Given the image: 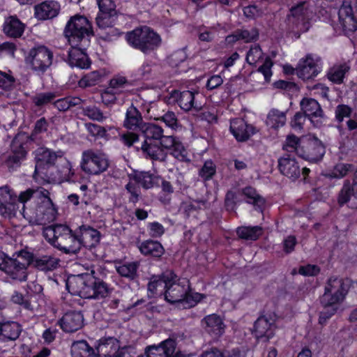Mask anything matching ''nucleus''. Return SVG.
<instances>
[{
	"label": "nucleus",
	"instance_id": "f257e3e1",
	"mask_svg": "<svg viewBox=\"0 0 357 357\" xmlns=\"http://www.w3.org/2000/svg\"><path fill=\"white\" fill-rule=\"evenodd\" d=\"M351 285L347 278H339L332 276L325 287V292L321 297V303L324 307L320 312L319 323L325 324L339 309L340 303L344 300Z\"/></svg>",
	"mask_w": 357,
	"mask_h": 357
},
{
	"label": "nucleus",
	"instance_id": "f03ea898",
	"mask_svg": "<svg viewBox=\"0 0 357 357\" xmlns=\"http://www.w3.org/2000/svg\"><path fill=\"white\" fill-rule=\"evenodd\" d=\"M46 240L54 248L66 254L75 255L79 251V242L75 233L66 225L57 224L47 227L44 232Z\"/></svg>",
	"mask_w": 357,
	"mask_h": 357
},
{
	"label": "nucleus",
	"instance_id": "7ed1b4c3",
	"mask_svg": "<svg viewBox=\"0 0 357 357\" xmlns=\"http://www.w3.org/2000/svg\"><path fill=\"white\" fill-rule=\"evenodd\" d=\"M176 278L169 282L164 295L165 300L170 303H180L183 308L194 307L203 298V295L192 292L188 281L176 282Z\"/></svg>",
	"mask_w": 357,
	"mask_h": 357
},
{
	"label": "nucleus",
	"instance_id": "20e7f679",
	"mask_svg": "<svg viewBox=\"0 0 357 357\" xmlns=\"http://www.w3.org/2000/svg\"><path fill=\"white\" fill-rule=\"evenodd\" d=\"M126 40L133 48L144 54H149L157 50L162 42L159 34L148 26L137 28L126 35Z\"/></svg>",
	"mask_w": 357,
	"mask_h": 357
},
{
	"label": "nucleus",
	"instance_id": "39448f33",
	"mask_svg": "<svg viewBox=\"0 0 357 357\" xmlns=\"http://www.w3.org/2000/svg\"><path fill=\"white\" fill-rule=\"evenodd\" d=\"M36 166L33 177L41 178L50 182L54 180L55 176L52 172L54 165L58 158H61L63 152L59 151L54 152L45 147H39L35 151Z\"/></svg>",
	"mask_w": 357,
	"mask_h": 357
},
{
	"label": "nucleus",
	"instance_id": "423d86ee",
	"mask_svg": "<svg viewBox=\"0 0 357 357\" xmlns=\"http://www.w3.org/2000/svg\"><path fill=\"white\" fill-rule=\"evenodd\" d=\"M64 34L71 46H79V44L88 45L89 38L93 31L91 24L85 17L75 15L68 20Z\"/></svg>",
	"mask_w": 357,
	"mask_h": 357
},
{
	"label": "nucleus",
	"instance_id": "0eeeda50",
	"mask_svg": "<svg viewBox=\"0 0 357 357\" xmlns=\"http://www.w3.org/2000/svg\"><path fill=\"white\" fill-rule=\"evenodd\" d=\"M53 61V52L44 45L31 48L26 62L30 68L38 75H43L50 68Z\"/></svg>",
	"mask_w": 357,
	"mask_h": 357
},
{
	"label": "nucleus",
	"instance_id": "6e6552de",
	"mask_svg": "<svg viewBox=\"0 0 357 357\" xmlns=\"http://www.w3.org/2000/svg\"><path fill=\"white\" fill-rule=\"evenodd\" d=\"M325 152V146L321 141L311 136L302 139L297 149L299 157L312 162L321 160Z\"/></svg>",
	"mask_w": 357,
	"mask_h": 357
},
{
	"label": "nucleus",
	"instance_id": "1a4fd4ad",
	"mask_svg": "<svg viewBox=\"0 0 357 357\" xmlns=\"http://www.w3.org/2000/svg\"><path fill=\"white\" fill-rule=\"evenodd\" d=\"M108 166V160L102 155L92 150H86L82 153L80 167L84 172L98 174L105 172Z\"/></svg>",
	"mask_w": 357,
	"mask_h": 357
},
{
	"label": "nucleus",
	"instance_id": "9d476101",
	"mask_svg": "<svg viewBox=\"0 0 357 357\" xmlns=\"http://www.w3.org/2000/svg\"><path fill=\"white\" fill-rule=\"evenodd\" d=\"M24 251H21L17 255L16 258L7 259L3 271L12 279L18 280H25L26 278V269L29 265L27 257H24L22 255L25 253Z\"/></svg>",
	"mask_w": 357,
	"mask_h": 357
},
{
	"label": "nucleus",
	"instance_id": "9b49d317",
	"mask_svg": "<svg viewBox=\"0 0 357 357\" xmlns=\"http://www.w3.org/2000/svg\"><path fill=\"white\" fill-rule=\"evenodd\" d=\"M43 198V200L36 206L34 215L30 216L31 221L39 225H45L53 222L57 214V211L49 195Z\"/></svg>",
	"mask_w": 357,
	"mask_h": 357
},
{
	"label": "nucleus",
	"instance_id": "f8f14e48",
	"mask_svg": "<svg viewBox=\"0 0 357 357\" xmlns=\"http://www.w3.org/2000/svg\"><path fill=\"white\" fill-rule=\"evenodd\" d=\"M305 2H302L291 9L288 15L287 24L292 31L306 32L309 28L307 10L305 7Z\"/></svg>",
	"mask_w": 357,
	"mask_h": 357
},
{
	"label": "nucleus",
	"instance_id": "ddd939ff",
	"mask_svg": "<svg viewBox=\"0 0 357 357\" xmlns=\"http://www.w3.org/2000/svg\"><path fill=\"white\" fill-rule=\"evenodd\" d=\"M96 350L98 357H130L127 349H121L119 340L114 337L100 339Z\"/></svg>",
	"mask_w": 357,
	"mask_h": 357
},
{
	"label": "nucleus",
	"instance_id": "4468645a",
	"mask_svg": "<svg viewBox=\"0 0 357 357\" xmlns=\"http://www.w3.org/2000/svg\"><path fill=\"white\" fill-rule=\"evenodd\" d=\"M17 195L5 185L0 188V214L7 218H11L16 215L18 209Z\"/></svg>",
	"mask_w": 357,
	"mask_h": 357
},
{
	"label": "nucleus",
	"instance_id": "2eb2a0df",
	"mask_svg": "<svg viewBox=\"0 0 357 357\" xmlns=\"http://www.w3.org/2000/svg\"><path fill=\"white\" fill-rule=\"evenodd\" d=\"M320 57L307 54L305 58L301 59L296 67V75L303 80L312 79L320 70L319 63Z\"/></svg>",
	"mask_w": 357,
	"mask_h": 357
},
{
	"label": "nucleus",
	"instance_id": "dca6fc26",
	"mask_svg": "<svg viewBox=\"0 0 357 357\" xmlns=\"http://www.w3.org/2000/svg\"><path fill=\"white\" fill-rule=\"evenodd\" d=\"M91 273L73 275L66 283L67 289L72 294L87 298L90 292L89 284H91Z\"/></svg>",
	"mask_w": 357,
	"mask_h": 357
},
{
	"label": "nucleus",
	"instance_id": "f3484780",
	"mask_svg": "<svg viewBox=\"0 0 357 357\" xmlns=\"http://www.w3.org/2000/svg\"><path fill=\"white\" fill-rule=\"evenodd\" d=\"M22 255L24 257H27L29 264L42 271H52L59 266L60 259L54 255L34 256L30 252H25Z\"/></svg>",
	"mask_w": 357,
	"mask_h": 357
},
{
	"label": "nucleus",
	"instance_id": "a211bd4d",
	"mask_svg": "<svg viewBox=\"0 0 357 357\" xmlns=\"http://www.w3.org/2000/svg\"><path fill=\"white\" fill-rule=\"evenodd\" d=\"M278 169L282 175L292 181L298 178L301 174V169L298 162L289 154H284L278 159Z\"/></svg>",
	"mask_w": 357,
	"mask_h": 357
},
{
	"label": "nucleus",
	"instance_id": "6ab92c4d",
	"mask_svg": "<svg viewBox=\"0 0 357 357\" xmlns=\"http://www.w3.org/2000/svg\"><path fill=\"white\" fill-rule=\"evenodd\" d=\"M176 349L174 335L162 341L158 345H151L146 347L147 357H173Z\"/></svg>",
	"mask_w": 357,
	"mask_h": 357
},
{
	"label": "nucleus",
	"instance_id": "aec40b11",
	"mask_svg": "<svg viewBox=\"0 0 357 357\" xmlns=\"http://www.w3.org/2000/svg\"><path fill=\"white\" fill-rule=\"evenodd\" d=\"M84 44H79V46H71L68 52V57L66 61L71 67H77L84 69L88 68L91 66V61L85 53Z\"/></svg>",
	"mask_w": 357,
	"mask_h": 357
},
{
	"label": "nucleus",
	"instance_id": "412c9836",
	"mask_svg": "<svg viewBox=\"0 0 357 357\" xmlns=\"http://www.w3.org/2000/svg\"><path fill=\"white\" fill-rule=\"evenodd\" d=\"M177 278L172 271H167L161 275L152 276L148 284V291L152 296L162 295L167 289L169 282Z\"/></svg>",
	"mask_w": 357,
	"mask_h": 357
},
{
	"label": "nucleus",
	"instance_id": "4be33fe9",
	"mask_svg": "<svg viewBox=\"0 0 357 357\" xmlns=\"http://www.w3.org/2000/svg\"><path fill=\"white\" fill-rule=\"evenodd\" d=\"M337 15L340 25L346 34L357 29V20L350 4L344 3L340 8Z\"/></svg>",
	"mask_w": 357,
	"mask_h": 357
},
{
	"label": "nucleus",
	"instance_id": "5701e85b",
	"mask_svg": "<svg viewBox=\"0 0 357 357\" xmlns=\"http://www.w3.org/2000/svg\"><path fill=\"white\" fill-rule=\"evenodd\" d=\"M230 130L235 138L239 142L248 140L250 136L257 132L255 127L248 124L242 119L232 120L230 123Z\"/></svg>",
	"mask_w": 357,
	"mask_h": 357
},
{
	"label": "nucleus",
	"instance_id": "b1692460",
	"mask_svg": "<svg viewBox=\"0 0 357 357\" xmlns=\"http://www.w3.org/2000/svg\"><path fill=\"white\" fill-rule=\"evenodd\" d=\"M84 317L79 312H68L61 319V328L66 333H73L83 326Z\"/></svg>",
	"mask_w": 357,
	"mask_h": 357
},
{
	"label": "nucleus",
	"instance_id": "393cba45",
	"mask_svg": "<svg viewBox=\"0 0 357 357\" xmlns=\"http://www.w3.org/2000/svg\"><path fill=\"white\" fill-rule=\"evenodd\" d=\"M100 232L87 225L79 227L77 231V238L79 242V250L82 246L93 247L100 241Z\"/></svg>",
	"mask_w": 357,
	"mask_h": 357
},
{
	"label": "nucleus",
	"instance_id": "a878e982",
	"mask_svg": "<svg viewBox=\"0 0 357 357\" xmlns=\"http://www.w3.org/2000/svg\"><path fill=\"white\" fill-rule=\"evenodd\" d=\"M172 97L176 100L179 107L185 112L194 109L196 112L201 110L202 105L195 102V93L190 91L182 92L174 91Z\"/></svg>",
	"mask_w": 357,
	"mask_h": 357
},
{
	"label": "nucleus",
	"instance_id": "bb28decb",
	"mask_svg": "<svg viewBox=\"0 0 357 357\" xmlns=\"http://www.w3.org/2000/svg\"><path fill=\"white\" fill-rule=\"evenodd\" d=\"M95 271H91V282L89 284V296L87 298L102 299L107 297L111 292L108 284L102 279L94 275Z\"/></svg>",
	"mask_w": 357,
	"mask_h": 357
},
{
	"label": "nucleus",
	"instance_id": "cd10ccee",
	"mask_svg": "<svg viewBox=\"0 0 357 357\" xmlns=\"http://www.w3.org/2000/svg\"><path fill=\"white\" fill-rule=\"evenodd\" d=\"M202 325L208 333L215 337H219L225 332V325L222 318L216 314L206 316L202 320Z\"/></svg>",
	"mask_w": 357,
	"mask_h": 357
},
{
	"label": "nucleus",
	"instance_id": "c85d7f7f",
	"mask_svg": "<svg viewBox=\"0 0 357 357\" xmlns=\"http://www.w3.org/2000/svg\"><path fill=\"white\" fill-rule=\"evenodd\" d=\"M60 5L54 1H45L35 6V16L40 20L52 19L57 16Z\"/></svg>",
	"mask_w": 357,
	"mask_h": 357
},
{
	"label": "nucleus",
	"instance_id": "c756f323",
	"mask_svg": "<svg viewBox=\"0 0 357 357\" xmlns=\"http://www.w3.org/2000/svg\"><path fill=\"white\" fill-rule=\"evenodd\" d=\"M254 328V333L257 339L266 337L268 340L274 335V321L266 316L259 317L255 322Z\"/></svg>",
	"mask_w": 357,
	"mask_h": 357
},
{
	"label": "nucleus",
	"instance_id": "7c9ffc66",
	"mask_svg": "<svg viewBox=\"0 0 357 357\" xmlns=\"http://www.w3.org/2000/svg\"><path fill=\"white\" fill-rule=\"evenodd\" d=\"M145 123L139 111L133 105H131L126 113L124 127L128 130L140 132L142 127Z\"/></svg>",
	"mask_w": 357,
	"mask_h": 357
},
{
	"label": "nucleus",
	"instance_id": "2f4dec72",
	"mask_svg": "<svg viewBox=\"0 0 357 357\" xmlns=\"http://www.w3.org/2000/svg\"><path fill=\"white\" fill-rule=\"evenodd\" d=\"M143 153L153 160L163 162L167 158V151L160 146L158 144L144 140L141 146Z\"/></svg>",
	"mask_w": 357,
	"mask_h": 357
},
{
	"label": "nucleus",
	"instance_id": "473e14b6",
	"mask_svg": "<svg viewBox=\"0 0 357 357\" xmlns=\"http://www.w3.org/2000/svg\"><path fill=\"white\" fill-rule=\"evenodd\" d=\"M301 111L312 121L313 118L322 117L324 112L319 103L313 98H303L300 102Z\"/></svg>",
	"mask_w": 357,
	"mask_h": 357
},
{
	"label": "nucleus",
	"instance_id": "72a5a7b5",
	"mask_svg": "<svg viewBox=\"0 0 357 357\" xmlns=\"http://www.w3.org/2000/svg\"><path fill=\"white\" fill-rule=\"evenodd\" d=\"M22 332V326L15 321L0 322V339L3 337L10 341L16 340Z\"/></svg>",
	"mask_w": 357,
	"mask_h": 357
},
{
	"label": "nucleus",
	"instance_id": "f704fd0d",
	"mask_svg": "<svg viewBox=\"0 0 357 357\" xmlns=\"http://www.w3.org/2000/svg\"><path fill=\"white\" fill-rule=\"evenodd\" d=\"M337 203L340 206L350 203V206L357 202V195L349 180L344 181L343 185L338 192L337 197Z\"/></svg>",
	"mask_w": 357,
	"mask_h": 357
},
{
	"label": "nucleus",
	"instance_id": "c9c22d12",
	"mask_svg": "<svg viewBox=\"0 0 357 357\" xmlns=\"http://www.w3.org/2000/svg\"><path fill=\"white\" fill-rule=\"evenodd\" d=\"M24 24L16 17L10 16L4 22L3 31L10 37H20L24 32Z\"/></svg>",
	"mask_w": 357,
	"mask_h": 357
},
{
	"label": "nucleus",
	"instance_id": "e433bc0d",
	"mask_svg": "<svg viewBox=\"0 0 357 357\" xmlns=\"http://www.w3.org/2000/svg\"><path fill=\"white\" fill-rule=\"evenodd\" d=\"M141 253L146 256L160 258L165 252V249L158 241L147 240L139 245Z\"/></svg>",
	"mask_w": 357,
	"mask_h": 357
},
{
	"label": "nucleus",
	"instance_id": "4c0bfd02",
	"mask_svg": "<svg viewBox=\"0 0 357 357\" xmlns=\"http://www.w3.org/2000/svg\"><path fill=\"white\" fill-rule=\"evenodd\" d=\"M71 355L73 357H95L96 353L86 341L79 340L72 344Z\"/></svg>",
	"mask_w": 357,
	"mask_h": 357
},
{
	"label": "nucleus",
	"instance_id": "58836bf2",
	"mask_svg": "<svg viewBox=\"0 0 357 357\" xmlns=\"http://www.w3.org/2000/svg\"><path fill=\"white\" fill-rule=\"evenodd\" d=\"M242 193L247 198V203L252 204L256 210L262 211L265 200L257 192L255 188L246 187L243 189Z\"/></svg>",
	"mask_w": 357,
	"mask_h": 357
},
{
	"label": "nucleus",
	"instance_id": "ea45409f",
	"mask_svg": "<svg viewBox=\"0 0 357 357\" xmlns=\"http://www.w3.org/2000/svg\"><path fill=\"white\" fill-rule=\"evenodd\" d=\"M140 132L143 134L145 140H159L162 137L163 129L161 126L152 123H146L144 125Z\"/></svg>",
	"mask_w": 357,
	"mask_h": 357
},
{
	"label": "nucleus",
	"instance_id": "a19ab883",
	"mask_svg": "<svg viewBox=\"0 0 357 357\" xmlns=\"http://www.w3.org/2000/svg\"><path fill=\"white\" fill-rule=\"evenodd\" d=\"M134 179L144 188L149 189L158 184L161 178L147 172H141L135 174Z\"/></svg>",
	"mask_w": 357,
	"mask_h": 357
},
{
	"label": "nucleus",
	"instance_id": "79ce46f5",
	"mask_svg": "<svg viewBox=\"0 0 357 357\" xmlns=\"http://www.w3.org/2000/svg\"><path fill=\"white\" fill-rule=\"evenodd\" d=\"M286 114L278 109H271L267 115L266 123L271 128H278L286 123Z\"/></svg>",
	"mask_w": 357,
	"mask_h": 357
},
{
	"label": "nucleus",
	"instance_id": "37998d69",
	"mask_svg": "<svg viewBox=\"0 0 357 357\" xmlns=\"http://www.w3.org/2000/svg\"><path fill=\"white\" fill-rule=\"evenodd\" d=\"M26 151L22 146L14 150L6 160V165L10 170H14L20 167L26 157Z\"/></svg>",
	"mask_w": 357,
	"mask_h": 357
},
{
	"label": "nucleus",
	"instance_id": "c03bdc74",
	"mask_svg": "<svg viewBox=\"0 0 357 357\" xmlns=\"http://www.w3.org/2000/svg\"><path fill=\"white\" fill-rule=\"evenodd\" d=\"M236 232L241 238L256 241L262 234V228L259 226L241 227L237 229Z\"/></svg>",
	"mask_w": 357,
	"mask_h": 357
},
{
	"label": "nucleus",
	"instance_id": "a18cd8bd",
	"mask_svg": "<svg viewBox=\"0 0 357 357\" xmlns=\"http://www.w3.org/2000/svg\"><path fill=\"white\" fill-rule=\"evenodd\" d=\"M355 172L354 166L349 163L337 164L333 170L326 174L329 178H342L345 177L349 173Z\"/></svg>",
	"mask_w": 357,
	"mask_h": 357
},
{
	"label": "nucleus",
	"instance_id": "49530a36",
	"mask_svg": "<svg viewBox=\"0 0 357 357\" xmlns=\"http://www.w3.org/2000/svg\"><path fill=\"white\" fill-rule=\"evenodd\" d=\"M347 63L333 66L328 73V79L334 83L340 84L343 82L344 75L349 70Z\"/></svg>",
	"mask_w": 357,
	"mask_h": 357
},
{
	"label": "nucleus",
	"instance_id": "de8ad7c7",
	"mask_svg": "<svg viewBox=\"0 0 357 357\" xmlns=\"http://www.w3.org/2000/svg\"><path fill=\"white\" fill-rule=\"evenodd\" d=\"M49 194L48 190L42 188H37L36 189L29 188L19 195L17 200L18 202L25 203L32 197L42 198L44 196L49 195Z\"/></svg>",
	"mask_w": 357,
	"mask_h": 357
},
{
	"label": "nucleus",
	"instance_id": "09e8293b",
	"mask_svg": "<svg viewBox=\"0 0 357 357\" xmlns=\"http://www.w3.org/2000/svg\"><path fill=\"white\" fill-rule=\"evenodd\" d=\"M236 40H243L245 43H250L255 41L259 38V31L256 28H251L250 29H240L235 31V33L231 36Z\"/></svg>",
	"mask_w": 357,
	"mask_h": 357
},
{
	"label": "nucleus",
	"instance_id": "8fccbe9b",
	"mask_svg": "<svg viewBox=\"0 0 357 357\" xmlns=\"http://www.w3.org/2000/svg\"><path fill=\"white\" fill-rule=\"evenodd\" d=\"M137 262L126 263L116 267V271L123 277L133 280L137 276Z\"/></svg>",
	"mask_w": 357,
	"mask_h": 357
},
{
	"label": "nucleus",
	"instance_id": "3c124183",
	"mask_svg": "<svg viewBox=\"0 0 357 357\" xmlns=\"http://www.w3.org/2000/svg\"><path fill=\"white\" fill-rule=\"evenodd\" d=\"M56 97L54 92L40 93L32 98V101L38 107H42L50 102H52Z\"/></svg>",
	"mask_w": 357,
	"mask_h": 357
},
{
	"label": "nucleus",
	"instance_id": "603ef678",
	"mask_svg": "<svg viewBox=\"0 0 357 357\" xmlns=\"http://www.w3.org/2000/svg\"><path fill=\"white\" fill-rule=\"evenodd\" d=\"M101 79V73L98 70H94L85 75L79 81L81 86H91L96 85Z\"/></svg>",
	"mask_w": 357,
	"mask_h": 357
},
{
	"label": "nucleus",
	"instance_id": "864d4df0",
	"mask_svg": "<svg viewBox=\"0 0 357 357\" xmlns=\"http://www.w3.org/2000/svg\"><path fill=\"white\" fill-rule=\"evenodd\" d=\"M100 14L112 16L116 13V4L114 0H97Z\"/></svg>",
	"mask_w": 357,
	"mask_h": 357
},
{
	"label": "nucleus",
	"instance_id": "5fc2aeb1",
	"mask_svg": "<svg viewBox=\"0 0 357 357\" xmlns=\"http://www.w3.org/2000/svg\"><path fill=\"white\" fill-rule=\"evenodd\" d=\"M215 166L211 160H207L204 162L203 167L199 170V175L204 180L211 179L215 174Z\"/></svg>",
	"mask_w": 357,
	"mask_h": 357
},
{
	"label": "nucleus",
	"instance_id": "6e6d98bb",
	"mask_svg": "<svg viewBox=\"0 0 357 357\" xmlns=\"http://www.w3.org/2000/svg\"><path fill=\"white\" fill-rule=\"evenodd\" d=\"M83 114L93 121H102L106 119L101 110L95 106L84 108Z\"/></svg>",
	"mask_w": 357,
	"mask_h": 357
},
{
	"label": "nucleus",
	"instance_id": "4d7b16f0",
	"mask_svg": "<svg viewBox=\"0 0 357 357\" xmlns=\"http://www.w3.org/2000/svg\"><path fill=\"white\" fill-rule=\"evenodd\" d=\"M263 52L259 45L251 47L246 55V61L250 65H255L262 57Z\"/></svg>",
	"mask_w": 357,
	"mask_h": 357
},
{
	"label": "nucleus",
	"instance_id": "13d9d810",
	"mask_svg": "<svg viewBox=\"0 0 357 357\" xmlns=\"http://www.w3.org/2000/svg\"><path fill=\"white\" fill-rule=\"evenodd\" d=\"M15 83V78L9 73L0 71V89L2 91L10 90ZM0 93L2 91H0Z\"/></svg>",
	"mask_w": 357,
	"mask_h": 357
},
{
	"label": "nucleus",
	"instance_id": "bf43d9fd",
	"mask_svg": "<svg viewBox=\"0 0 357 357\" xmlns=\"http://www.w3.org/2000/svg\"><path fill=\"white\" fill-rule=\"evenodd\" d=\"M300 142H301V139L296 136L293 135H288L283 145V149L290 153L295 152L297 154V149H298Z\"/></svg>",
	"mask_w": 357,
	"mask_h": 357
},
{
	"label": "nucleus",
	"instance_id": "052dcab7",
	"mask_svg": "<svg viewBox=\"0 0 357 357\" xmlns=\"http://www.w3.org/2000/svg\"><path fill=\"white\" fill-rule=\"evenodd\" d=\"M85 126L89 132L93 137H105L107 135L106 129L99 125L88 123H85Z\"/></svg>",
	"mask_w": 357,
	"mask_h": 357
},
{
	"label": "nucleus",
	"instance_id": "680f3d73",
	"mask_svg": "<svg viewBox=\"0 0 357 357\" xmlns=\"http://www.w3.org/2000/svg\"><path fill=\"white\" fill-rule=\"evenodd\" d=\"M307 116L302 112H296L291 121V127L296 130H301Z\"/></svg>",
	"mask_w": 357,
	"mask_h": 357
},
{
	"label": "nucleus",
	"instance_id": "e2e57ef3",
	"mask_svg": "<svg viewBox=\"0 0 357 357\" xmlns=\"http://www.w3.org/2000/svg\"><path fill=\"white\" fill-rule=\"evenodd\" d=\"M126 189L128 193H130V196L129 197V201L134 204L137 203L139 199L140 196V189L139 187L136 185V183L132 182H129L126 185Z\"/></svg>",
	"mask_w": 357,
	"mask_h": 357
},
{
	"label": "nucleus",
	"instance_id": "0e129e2a",
	"mask_svg": "<svg viewBox=\"0 0 357 357\" xmlns=\"http://www.w3.org/2000/svg\"><path fill=\"white\" fill-rule=\"evenodd\" d=\"M351 108L346 105H338L335 111V119L338 122H342L344 118L350 116Z\"/></svg>",
	"mask_w": 357,
	"mask_h": 357
},
{
	"label": "nucleus",
	"instance_id": "69168bd1",
	"mask_svg": "<svg viewBox=\"0 0 357 357\" xmlns=\"http://www.w3.org/2000/svg\"><path fill=\"white\" fill-rule=\"evenodd\" d=\"M128 83V80L125 77L120 76L112 78L109 82V86L119 93H121Z\"/></svg>",
	"mask_w": 357,
	"mask_h": 357
},
{
	"label": "nucleus",
	"instance_id": "338daca9",
	"mask_svg": "<svg viewBox=\"0 0 357 357\" xmlns=\"http://www.w3.org/2000/svg\"><path fill=\"white\" fill-rule=\"evenodd\" d=\"M157 119L162 121L167 126L172 128H174L177 126L178 119L176 116V114L173 112L168 111L164 115L158 117Z\"/></svg>",
	"mask_w": 357,
	"mask_h": 357
},
{
	"label": "nucleus",
	"instance_id": "774afa93",
	"mask_svg": "<svg viewBox=\"0 0 357 357\" xmlns=\"http://www.w3.org/2000/svg\"><path fill=\"white\" fill-rule=\"evenodd\" d=\"M119 94L114 89L109 86L101 94L102 102L105 105H109L115 102L116 98V95Z\"/></svg>",
	"mask_w": 357,
	"mask_h": 357
}]
</instances>
